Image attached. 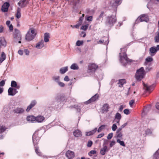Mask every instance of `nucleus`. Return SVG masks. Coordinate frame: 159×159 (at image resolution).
<instances>
[{
	"label": "nucleus",
	"instance_id": "nucleus-1",
	"mask_svg": "<svg viewBox=\"0 0 159 159\" xmlns=\"http://www.w3.org/2000/svg\"><path fill=\"white\" fill-rule=\"evenodd\" d=\"M36 34V32L35 29L30 28L25 35V39L28 41H30L35 38Z\"/></svg>",
	"mask_w": 159,
	"mask_h": 159
},
{
	"label": "nucleus",
	"instance_id": "nucleus-2",
	"mask_svg": "<svg viewBox=\"0 0 159 159\" xmlns=\"http://www.w3.org/2000/svg\"><path fill=\"white\" fill-rule=\"evenodd\" d=\"M144 76V70L143 67H141L137 70L135 75L136 80L138 81H140Z\"/></svg>",
	"mask_w": 159,
	"mask_h": 159
},
{
	"label": "nucleus",
	"instance_id": "nucleus-3",
	"mask_svg": "<svg viewBox=\"0 0 159 159\" xmlns=\"http://www.w3.org/2000/svg\"><path fill=\"white\" fill-rule=\"evenodd\" d=\"M42 135L39 131H35L33 135V142L34 145H37Z\"/></svg>",
	"mask_w": 159,
	"mask_h": 159
},
{
	"label": "nucleus",
	"instance_id": "nucleus-4",
	"mask_svg": "<svg viewBox=\"0 0 159 159\" xmlns=\"http://www.w3.org/2000/svg\"><path fill=\"white\" fill-rule=\"evenodd\" d=\"M116 21V18L115 16H111L107 17V24L109 26H113Z\"/></svg>",
	"mask_w": 159,
	"mask_h": 159
},
{
	"label": "nucleus",
	"instance_id": "nucleus-5",
	"mask_svg": "<svg viewBox=\"0 0 159 159\" xmlns=\"http://www.w3.org/2000/svg\"><path fill=\"white\" fill-rule=\"evenodd\" d=\"M98 66L94 63H92L88 66V72H94L98 68Z\"/></svg>",
	"mask_w": 159,
	"mask_h": 159
},
{
	"label": "nucleus",
	"instance_id": "nucleus-6",
	"mask_svg": "<svg viewBox=\"0 0 159 159\" xmlns=\"http://www.w3.org/2000/svg\"><path fill=\"white\" fill-rule=\"evenodd\" d=\"M98 94H96L94 96L91 97L90 99H89L87 101L85 102V104H88L91 103L97 100L98 99Z\"/></svg>",
	"mask_w": 159,
	"mask_h": 159
},
{
	"label": "nucleus",
	"instance_id": "nucleus-7",
	"mask_svg": "<svg viewBox=\"0 0 159 159\" xmlns=\"http://www.w3.org/2000/svg\"><path fill=\"white\" fill-rule=\"evenodd\" d=\"M139 19L140 22L145 21L147 22L149 20V18L146 14L142 15L139 17L138 19Z\"/></svg>",
	"mask_w": 159,
	"mask_h": 159
},
{
	"label": "nucleus",
	"instance_id": "nucleus-8",
	"mask_svg": "<svg viewBox=\"0 0 159 159\" xmlns=\"http://www.w3.org/2000/svg\"><path fill=\"white\" fill-rule=\"evenodd\" d=\"M14 38L18 40H21V35L20 31L17 29H15V32L13 34Z\"/></svg>",
	"mask_w": 159,
	"mask_h": 159
},
{
	"label": "nucleus",
	"instance_id": "nucleus-9",
	"mask_svg": "<svg viewBox=\"0 0 159 159\" xmlns=\"http://www.w3.org/2000/svg\"><path fill=\"white\" fill-rule=\"evenodd\" d=\"M66 155L68 159H73L75 156V154L73 151L69 150L66 152Z\"/></svg>",
	"mask_w": 159,
	"mask_h": 159
},
{
	"label": "nucleus",
	"instance_id": "nucleus-10",
	"mask_svg": "<svg viewBox=\"0 0 159 159\" xmlns=\"http://www.w3.org/2000/svg\"><path fill=\"white\" fill-rule=\"evenodd\" d=\"M9 6L10 4L8 2L4 3L2 6V11L4 12L7 11Z\"/></svg>",
	"mask_w": 159,
	"mask_h": 159
},
{
	"label": "nucleus",
	"instance_id": "nucleus-11",
	"mask_svg": "<svg viewBox=\"0 0 159 159\" xmlns=\"http://www.w3.org/2000/svg\"><path fill=\"white\" fill-rule=\"evenodd\" d=\"M103 147L101 148L100 151V153L102 155H104L107 152H108L109 150V149L107 148V145H104L103 146Z\"/></svg>",
	"mask_w": 159,
	"mask_h": 159
},
{
	"label": "nucleus",
	"instance_id": "nucleus-12",
	"mask_svg": "<svg viewBox=\"0 0 159 159\" xmlns=\"http://www.w3.org/2000/svg\"><path fill=\"white\" fill-rule=\"evenodd\" d=\"M34 150L36 153L39 156H42V153L40 151L39 147L37 145H34Z\"/></svg>",
	"mask_w": 159,
	"mask_h": 159
},
{
	"label": "nucleus",
	"instance_id": "nucleus-13",
	"mask_svg": "<svg viewBox=\"0 0 159 159\" xmlns=\"http://www.w3.org/2000/svg\"><path fill=\"white\" fill-rule=\"evenodd\" d=\"M14 113L16 114H21L24 112V110L22 108L17 107L13 111Z\"/></svg>",
	"mask_w": 159,
	"mask_h": 159
},
{
	"label": "nucleus",
	"instance_id": "nucleus-14",
	"mask_svg": "<svg viewBox=\"0 0 159 159\" xmlns=\"http://www.w3.org/2000/svg\"><path fill=\"white\" fill-rule=\"evenodd\" d=\"M110 108V107L108 104L105 103L104 104L102 107V112L104 113L105 112H108L109 111L108 109Z\"/></svg>",
	"mask_w": 159,
	"mask_h": 159
},
{
	"label": "nucleus",
	"instance_id": "nucleus-15",
	"mask_svg": "<svg viewBox=\"0 0 159 159\" xmlns=\"http://www.w3.org/2000/svg\"><path fill=\"white\" fill-rule=\"evenodd\" d=\"M27 3L26 0H20L19 2L18 3V5L21 8H23L26 6Z\"/></svg>",
	"mask_w": 159,
	"mask_h": 159
},
{
	"label": "nucleus",
	"instance_id": "nucleus-16",
	"mask_svg": "<svg viewBox=\"0 0 159 159\" xmlns=\"http://www.w3.org/2000/svg\"><path fill=\"white\" fill-rule=\"evenodd\" d=\"M125 60L126 62H131L130 60L127 57L126 54H125L122 56H121L120 57V61L121 62H123V61Z\"/></svg>",
	"mask_w": 159,
	"mask_h": 159
},
{
	"label": "nucleus",
	"instance_id": "nucleus-17",
	"mask_svg": "<svg viewBox=\"0 0 159 159\" xmlns=\"http://www.w3.org/2000/svg\"><path fill=\"white\" fill-rule=\"evenodd\" d=\"M36 103V102L35 101H32L30 105L27 107L26 109V111L27 112H29L30 110L35 105Z\"/></svg>",
	"mask_w": 159,
	"mask_h": 159
},
{
	"label": "nucleus",
	"instance_id": "nucleus-18",
	"mask_svg": "<svg viewBox=\"0 0 159 159\" xmlns=\"http://www.w3.org/2000/svg\"><path fill=\"white\" fill-rule=\"evenodd\" d=\"M45 119V118L43 116H38L36 117L35 120L38 122H42Z\"/></svg>",
	"mask_w": 159,
	"mask_h": 159
},
{
	"label": "nucleus",
	"instance_id": "nucleus-19",
	"mask_svg": "<svg viewBox=\"0 0 159 159\" xmlns=\"http://www.w3.org/2000/svg\"><path fill=\"white\" fill-rule=\"evenodd\" d=\"M44 46L43 41V40H42L37 44L36 48L38 49H40L43 47Z\"/></svg>",
	"mask_w": 159,
	"mask_h": 159
},
{
	"label": "nucleus",
	"instance_id": "nucleus-20",
	"mask_svg": "<svg viewBox=\"0 0 159 159\" xmlns=\"http://www.w3.org/2000/svg\"><path fill=\"white\" fill-rule=\"evenodd\" d=\"M73 134L75 137H80L82 136L81 131L78 129L74 132Z\"/></svg>",
	"mask_w": 159,
	"mask_h": 159
},
{
	"label": "nucleus",
	"instance_id": "nucleus-21",
	"mask_svg": "<svg viewBox=\"0 0 159 159\" xmlns=\"http://www.w3.org/2000/svg\"><path fill=\"white\" fill-rule=\"evenodd\" d=\"M126 83V80L125 79H121L119 80L118 84L119 85V87H122L123 86L124 84Z\"/></svg>",
	"mask_w": 159,
	"mask_h": 159
},
{
	"label": "nucleus",
	"instance_id": "nucleus-22",
	"mask_svg": "<svg viewBox=\"0 0 159 159\" xmlns=\"http://www.w3.org/2000/svg\"><path fill=\"white\" fill-rule=\"evenodd\" d=\"M106 40L101 39L99 40L98 42V43H104L105 44H107L108 43V38L106 37H105Z\"/></svg>",
	"mask_w": 159,
	"mask_h": 159
},
{
	"label": "nucleus",
	"instance_id": "nucleus-23",
	"mask_svg": "<svg viewBox=\"0 0 159 159\" xmlns=\"http://www.w3.org/2000/svg\"><path fill=\"white\" fill-rule=\"evenodd\" d=\"M150 52L153 54H152V56H153L157 52V50L156 49V47H152L149 50Z\"/></svg>",
	"mask_w": 159,
	"mask_h": 159
},
{
	"label": "nucleus",
	"instance_id": "nucleus-24",
	"mask_svg": "<svg viewBox=\"0 0 159 159\" xmlns=\"http://www.w3.org/2000/svg\"><path fill=\"white\" fill-rule=\"evenodd\" d=\"M27 120L29 121H34L36 120V117L33 116H29L27 117Z\"/></svg>",
	"mask_w": 159,
	"mask_h": 159
},
{
	"label": "nucleus",
	"instance_id": "nucleus-25",
	"mask_svg": "<svg viewBox=\"0 0 159 159\" xmlns=\"http://www.w3.org/2000/svg\"><path fill=\"white\" fill-rule=\"evenodd\" d=\"M50 35L48 33H45L44 35V40L45 42H47L49 41Z\"/></svg>",
	"mask_w": 159,
	"mask_h": 159
},
{
	"label": "nucleus",
	"instance_id": "nucleus-26",
	"mask_svg": "<svg viewBox=\"0 0 159 159\" xmlns=\"http://www.w3.org/2000/svg\"><path fill=\"white\" fill-rule=\"evenodd\" d=\"M97 130V128H96L94 129H93V130L86 132V135L87 136H89L93 134L96 132Z\"/></svg>",
	"mask_w": 159,
	"mask_h": 159
},
{
	"label": "nucleus",
	"instance_id": "nucleus-27",
	"mask_svg": "<svg viewBox=\"0 0 159 159\" xmlns=\"http://www.w3.org/2000/svg\"><path fill=\"white\" fill-rule=\"evenodd\" d=\"M6 54L4 52H2L0 58V63H2L6 59Z\"/></svg>",
	"mask_w": 159,
	"mask_h": 159
},
{
	"label": "nucleus",
	"instance_id": "nucleus-28",
	"mask_svg": "<svg viewBox=\"0 0 159 159\" xmlns=\"http://www.w3.org/2000/svg\"><path fill=\"white\" fill-rule=\"evenodd\" d=\"M13 89L10 87L8 89V94L9 95L14 96L15 94V93H13Z\"/></svg>",
	"mask_w": 159,
	"mask_h": 159
},
{
	"label": "nucleus",
	"instance_id": "nucleus-29",
	"mask_svg": "<svg viewBox=\"0 0 159 159\" xmlns=\"http://www.w3.org/2000/svg\"><path fill=\"white\" fill-rule=\"evenodd\" d=\"M143 84V86L144 88H145V90L148 91H151L152 90V86H148L147 84H145L144 83Z\"/></svg>",
	"mask_w": 159,
	"mask_h": 159
},
{
	"label": "nucleus",
	"instance_id": "nucleus-30",
	"mask_svg": "<svg viewBox=\"0 0 159 159\" xmlns=\"http://www.w3.org/2000/svg\"><path fill=\"white\" fill-rule=\"evenodd\" d=\"M68 70V67H65L61 68L60 70V72L62 74H64Z\"/></svg>",
	"mask_w": 159,
	"mask_h": 159
},
{
	"label": "nucleus",
	"instance_id": "nucleus-31",
	"mask_svg": "<svg viewBox=\"0 0 159 159\" xmlns=\"http://www.w3.org/2000/svg\"><path fill=\"white\" fill-rule=\"evenodd\" d=\"M16 17L18 19L20 18L21 17L20 10L19 8L17 10Z\"/></svg>",
	"mask_w": 159,
	"mask_h": 159
},
{
	"label": "nucleus",
	"instance_id": "nucleus-32",
	"mask_svg": "<svg viewBox=\"0 0 159 159\" xmlns=\"http://www.w3.org/2000/svg\"><path fill=\"white\" fill-rule=\"evenodd\" d=\"M70 68L73 70H77L78 69L79 67L77 64L74 63L71 65Z\"/></svg>",
	"mask_w": 159,
	"mask_h": 159
},
{
	"label": "nucleus",
	"instance_id": "nucleus-33",
	"mask_svg": "<svg viewBox=\"0 0 159 159\" xmlns=\"http://www.w3.org/2000/svg\"><path fill=\"white\" fill-rule=\"evenodd\" d=\"M121 118V114L118 112L117 113L115 116V119L117 120H120Z\"/></svg>",
	"mask_w": 159,
	"mask_h": 159
},
{
	"label": "nucleus",
	"instance_id": "nucleus-34",
	"mask_svg": "<svg viewBox=\"0 0 159 159\" xmlns=\"http://www.w3.org/2000/svg\"><path fill=\"white\" fill-rule=\"evenodd\" d=\"M7 128L3 125L0 126V134H1L6 130Z\"/></svg>",
	"mask_w": 159,
	"mask_h": 159
},
{
	"label": "nucleus",
	"instance_id": "nucleus-35",
	"mask_svg": "<svg viewBox=\"0 0 159 159\" xmlns=\"http://www.w3.org/2000/svg\"><path fill=\"white\" fill-rule=\"evenodd\" d=\"M106 125H102L101 126L98 130V132L99 133L101 132L103 129H104Z\"/></svg>",
	"mask_w": 159,
	"mask_h": 159
},
{
	"label": "nucleus",
	"instance_id": "nucleus-36",
	"mask_svg": "<svg viewBox=\"0 0 159 159\" xmlns=\"http://www.w3.org/2000/svg\"><path fill=\"white\" fill-rule=\"evenodd\" d=\"M117 142L119 143L123 147L125 146L124 142L123 141H120L119 139H117Z\"/></svg>",
	"mask_w": 159,
	"mask_h": 159
},
{
	"label": "nucleus",
	"instance_id": "nucleus-37",
	"mask_svg": "<svg viewBox=\"0 0 159 159\" xmlns=\"http://www.w3.org/2000/svg\"><path fill=\"white\" fill-rule=\"evenodd\" d=\"M145 60L146 62H145V63H146V62H150L152 61H153V58L150 57H148Z\"/></svg>",
	"mask_w": 159,
	"mask_h": 159
},
{
	"label": "nucleus",
	"instance_id": "nucleus-38",
	"mask_svg": "<svg viewBox=\"0 0 159 159\" xmlns=\"http://www.w3.org/2000/svg\"><path fill=\"white\" fill-rule=\"evenodd\" d=\"M16 82L15 81H12L11 83V86L13 87H16L17 86Z\"/></svg>",
	"mask_w": 159,
	"mask_h": 159
},
{
	"label": "nucleus",
	"instance_id": "nucleus-39",
	"mask_svg": "<svg viewBox=\"0 0 159 159\" xmlns=\"http://www.w3.org/2000/svg\"><path fill=\"white\" fill-rule=\"evenodd\" d=\"M155 39V42L158 43L159 42V32H158L157 35L156 36Z\"/></svg>",
	"mask_w": 159,
	"mask_h": 159
},
{
	"label": "nucleus",
	"instance_id": "nucleus-40",
	"mask_svg": "<svg viewBox=\"0 0 159 159\" xmlns=\"http://www.w3.org/2000/svg\"><path fill=\"white\" fill-rule=\"evenodd\" d=\"M83 41H80V40H78L76 43V45L77 46H80L83 45Z\"/></svg>",
	"mask_w": 159,
	"mask_h": 159
},
{
	"label": "nucleus",
	"instance_id": "nucleus-41",
	"mask_svg": "<svg viewBox=\"0 0 159 159\" xmlns=\"http://www.w3.org/2000/svg\"><path fill=\"white\" fill-rule=\"evenodd\" d=\"M89 25L87 24L84 25H82L81 27V29L83 30H86L88 27Z\"/></svg>",
	"mask_w": 159,
	"mask_h": 159
},
{
	"label": "nucleus",
	"instance_id": "nucleus-42",
	"mask_svg": "<svg viewBox=\"0 0 159 159\" xmlns=\"http://www.w3.org/2000/svg\"><path fill=\"white\" fill-rule=\"evenodd\" d=\"M96 151L95 150H91L89 152L88 154L90 156H92L93 154H95Z\"/></svg>",
	"mask_w": 159,
	"mask_h": 159
},
{
	"label": "nucleus",
	"instance_id": "nucleus-43",
	"mask_svg": "<svg viewBox=\"0 0 159 159\" xmlns=\"http://www.w3.org/2000/svg\"><path fill=\"white\" fill-rule=\"evenodd\" d=\"M104 14V12L103 11H102L100 14L99 15L98 17L97 18V20H99L102 17L103 15Z\"/></svg>",
	"mask_w": 159,
	"mask_h": 159
},
{
	"label": "nucleus",
	"instance_id": "nucleus-44",
	"mask_svg": "<svg viewBox=\"0 0 159 159\" xmlns=\"http://www.w3.org/2000/svg\"><path fill=\"white\" fill-rule=\"evenodd\" d=\"M124 113L126 115H129L130 113L128 109H125L124 110Z\"/></svg>",
	"mask_w": 159,
	"mask_h": 159
},
{
	"label": "nucleus",
	"instance_id": "nucleus-45",
	"mask_svg": "<svg viewBox=\"0 0 159 159\" xmlns=\"http://www.w3.org/2000/svg\"><path fill=\"white\" fill-rule=\"evenodd\" d=\"M113 135V133H112L109 134L107 136V139H111Z\"/></svg>",
	"mask_w": 159,
	"mask_h": 159
},
{
	"label": "nucleus",
	"instance_id": "nucleus-46",
	"mask_svg": "<svg viewBox=\"0 0 159 159\" xmlns=\"http://www.w3.org/2000/svg\"><path fill=\"white\" fill-rule=\"evenodd\" d=\"M117 129V126L115 124H113L112 126V130L115 131Z\"/></svg>",
	"mask_w": 159,
	"mask_h": 159
},
{
	"label": "nucleus",
	"instance_id": "nucleus-47",
	"mask_svg": "<svg viewBox=\"0 0 159 159\" xmlns=\"http://www.w3.org/2000/svg\"><path fill=\"white\" fill-rule=\"evenodd\" d=\"M92 144H93L92 141L91 140H89L88 142V143L87 144V146L88 147H90L92 146Z\"/></svg>",
	"mask_w": 159,
	"mask_h": 159
},
{
	"label": "nucleus",
	"instance_id": "nucleus-48",
	"mask_svg": "<svg viewBox=\"0 0 159 159\" xmlns=\"http://www.w3.org/2000/svg\"><path fill=\"white\" fill-rule=\"evenodd\" d=\"M83 20V17H80L79 19V20L78 22L80 24V25H81L82 23V21Z\"/></svg>",
	"mask_w": 159,
	"mask_h": 159
},
{
	"label": "nucleus",
	"instance_id": "nucleus-49",
	"mask_svg": "<svg viewBox=\"0 0 159 159\" xmlns=\"http://www.w3.org/2000/svg\"><path fill=\"white\" fill-rule=\"evenodd\" d=\"M86 20L88 21H91L93 20L92 16H89L88 17Z\"/></svg>",
	"mask_w": 159,
	"mask_h": 159
},
{
	"label": "nucleus",
	"instance_id": "nucleus-50",
	"mask_svg": "<svg viewBox=\"0 0 159 159\" xmlns=\"http://www.w3.org/2000/svg\"><path fill=\"white\" fill-rule=\"evenodd\" d=\"M116 136L118 138H120L122 136V134L121 132H119L118 133H117Z\"/></svg>",
	"mask_w": 159,
	"mask_h": 159
},
{
	"label": "nucleus",
	"instance_id": "nucleus-51",
	"mask_svg": "<svg viewBox=\"0 0 159 159\" xmlns=\"http://www.w3.org/2000/svg\"><path fill=\"white\" fill-rule=\"evenodd\" d=\"M58 85L61 87H63L65 86V84L62 82H58Z\"/></svg>",
	"mask_w": 159,
	"mask_h": 159
},
{
	"label": "nucleus",
	"instance_id": "nucleus-52",
	"mask_svg": "<svg viewBox=\"0 0 159 159\" xmlns=\"http://www.w3.org/2000/svg\"><path fill=\"white\" fill-rule=\"evenodd\" d=\"M5 84V81L4 80H2L0 82V86H3Z\"/></svg>",
	"mask_w": 159,
	"mask_h": 159
},
{
	"label": "nucleus",
	"instance_id": "nucleus-53",
	"mask_svg": "<svg viewBox=\"0 0 159 159\" xmlns=\"http://www.w3.org/2000/svg\"><path fill=\"white\" fill-rule=\"evenodd\" d=\"M115 143L114 141H112L110 144V147H112L115 144Z\"/></svg>",
	"mask_w": 159,
	"mask_h": 159
},
{
	"label": "nucleus",
	"instance_id": "nucleus-54",
	"mask_svg": "<svg viewBox=\"0 0 159 159\" xmlns=\"http://www.w3.org/2000/svg\"><path fill=\"white\" fill-rule=\"evenodd\" d=\"M134 100H132L130 101V102H129V104L130 106L131 107H132L133 104L134 103Z\"/></svg>",
	"mask_w": 159,
	"mask_h": 159
},
{
	"label": "nucleus",
	"instance_id": "nucleus-55",
	"mask_svg": "<svg viewBox=\"0 0 159 159\" xmlns=\"http://www.w3.org/2000/svg\"><path fill=\"white\" fill-rule=\"evenodd\" d=\"M81 25H80V24L78 23L76 25H74L73 26V28H78Z\"/></svg>",
	"mask_w": 159,
	"mask_h": 159
},
{
	"label": "nucleus",
	"instance_id": "nucleus-56",
	"mask_svg": "<svg viewBox=\"0 0 159 159\" xmlns=\"http://www.w3.org/2000/svg\"><path fill=\"white\" fill-rule=\"evenodd\" d=\"M81 36L83 37H85L86 34L85 32H82L80 34Z\"/></svg>",
	"mask_w": 159,
	"mask_h": 159
},
{
	"label": "nucleus",
	"instance_id": "nucleus-57",
	"mask_svg": "<svg viewBox=\"0 0 159 159\" xmlns=\"http://www.w3.org/2000/svg\"><path fill=\"white\" fill-rule=\"evenodd\" d=\"M104 133H101V134H99L97 136V138H100L102 137L104 135Z\"/></svg>",
	"mask_w": 159,
	"mask_h": 159
},
{
	"label": "nucleus",
	"instance_id": "nucleus-58",
	"mask_svg": "<svg viewBox=\"0 0 159 159\" xmlns=\"http://www.w3.org/2000/svg\"><path fill=\"white\" fill-rule=\"evenodd\" d=\"M122 0H116L115 3L116 4H120Z\"/></svg>",
	"mask_w": 159,
	"mask_h": 159
},
{
	"label": "nucleus",
	"instance_id": "nucleus-59",
	"mask_svg": "<svg viewBox=\"0 0 159 159\" xmlns=\"http://www.w3.org/2000/svg\"><path fill=\"white\" fill-rule=\"evenodd\" d=\"M108 141L107 140H105L104 141V142L103 144V146L104 145H106L108 144Z\"/></svg>",
	"mask_w": 159,
	"mask_h": 159
},
{
	"label": "nucleus",
	"instance_id": "nucleus-60",
	"mask_svg": "<svg viewBox=\"0 0 159 159\" xmlns=\"http://www.w3.org/2000/svg\"><path fill=\"white\" fill-rule=\"evenodd\" d=\"M59 76L53 77V79L56 81H57L59 79Z\"/></svg>",
	"mask_w": 159,
	"mask_h": 159
},
{
	"label": "nucleus",
	"instance_id": "nucleus-61",
	"mask_svg": "<svg viewBox=\"0 0 159 159\" xmlns=\"http://www.w3.org/2000/svg\"><path fill=\"white\" fill-rule=\"evenodd\" d=\"M64 80L66 81H68L69 80L68 76H66L64 78Z\"/></svg>",
	"mask_w": 159,
	"mask_h": 159
},
{
	"label": "nucleus",
	"instance_id": "nucleus-62",
	"mask_svg": "<svg viewBox=\"0 0 159 159\" xmlns=\"http://www.w3.org/2000/svg\"><path fill=\"white\" fill-rule=\"evenodd\" d=\"M3 27L2 25H0V33L3 32Z\"/></svg>",
	"mask_w": 159,
	"mask_h": 159
},
{
	"label": "nucleus",
	"instance_id": "nucleus-63",
	"mask_svg": "<svg viewBox=\"0 0 159 159\" xmlns=\"http://www.w3.org/2000/svg\"><path fill=\"white\" fill-rule=\"evenodd\" d=\"M25 52L27 55H28L29 53V51L27 49L25 50Z\"/></svg>",
	"mask_w": 159,
	"mask_h": 159
},
{
	"label": "nucleus",
	"instance_id": "nucleus-64",
	"mask_svg": "<svg viewBox=\"0 0 159 159\" xmlns=\"http://www.w3.org/2000/svg\"><path fill=\"white\" fill-rule=\"evenodd\" d=\"M156 107L157 109L159 110V102H157L156 103Z\"/></svg>",
	"mask_w": 159,
	"mask_h": 159
}]
</instances>
